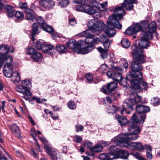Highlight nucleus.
I'll return each mask as SVG.
<instances>
[{
  "label": "nucleus",
  "instance_id": "obj_4",
  "mask_svg": "<svg viewBox=\"0 0 160 160\" xmlns=\"http://www.w3.org/2000/svg\"><path fill=\"white\" fill-rule=\"evenodd\" d=\"M104 23L101 21L98 20H92L90 21L88 23L89 29L84 31L80 34L81 37L86 38L88 37L91 33H96V34H98V32L102 30Z\"/></svg>",
  "mask_w": 160,
  "mask_h": 160
},
{
  "label": "nucleus",
  "instance_id": "obj_47",
  "mask_svg": "<svg viewBox=\"0 0 160 160\" xmlns=\"http://www.w3.org/2000/svg\"><path fill=\"white\" fill-rule=\"evenodd\" d=\"M82 138L80 136L76 135L74 137L73 140L77 143H80L82 140Z\"/></svg>",
  "mask_w": 160,
  "mask_h": 160
},
{
  "label": "nucleus",
  "instance_id": "obj_29",
  "mask_svg": "<svg viewBox=\"0 0 160 160\" xmlns=\"http://www.w3.org/2000/svg\"><path fill=\"white\" fill-rule=\"evenodd\" d=\"M4 8L7 12V16L9 18L12 17L15 12L14 8L11 5H6L5 6Z\"/></svg>",
  "mask_w": 160,
  "mask_h": 160
},
{
  "label": "nucleus",
  "instance_id": "obj_62",
  "mask_svg": "<svg viewBox=\"0 0 160 160\" xmlns=\"http://www.w3.org/2000/svg\"><path fill=\"white\" fill-rule=\"evenodd\" d=\"M147 158L148 159H151L152 158V156L151 152H147L146 153Z\"/></svg>",
  "mask_w": 160,
  "mask_h": 160
},
{
  "label": "nucleus",
  "instance_id": "obj_58",
  "mask_svg": "<svg viewBox=\"0 0 160 160\" xmlns=\"http://www.w3.org/2000/svg\"><path fill=\"white\" fill-rule=\"evenodd\" d=\"M141 84L143 86V89L145 90H146L148 88V83L144 81H142L141 82Z\"/></svg>",
  "mask_w": 160,
  "mask_h": 160
},
{
  "label": "nucleus",
  "instance_id": "obj_25",
  "mask_svg": "<svg viewBox=\"0 0 160 160\" xmlns=\"http://www.w3.org/2000/svg\"><path fill=\"white\" fill-rule=\"evenodd\" d=\"M13 48H9L7 45L2 44L0 45V52L1 53L7 55V54L10 52L12 53L14 51Z\"/></svg>",
  "mask_w": 160,
  "mask_h": 160
},
{
  "label": "nucleus",
  "instance_id": "obj_43",
  "mask_svg": "<svg viewBox=\"0 0 160 160\" xmlns=\"http://www.w3.org/2000/svg\"><path fill=\"white\" fill-rule=\"evenodd\" d=\"M38 27L37 24L36 23H34L32 26V33L33 34H37L39 33L38 31Z\"/></svg>",
  "mask_w": 160,
  "mask_h": 160
},
{
  "label": "nucleus",
  "instance_id": "obj_55",
  "mask_svg": "<svg viewBox=\"0 0 160 160\" xmlns=\"http://www.w3.org/2000/svg\"><path fill=\"white\" fill-rule=\"evenodd\" d=\"M19 5L21 8H24L25 10L27 8V3H22V2H20L19 3Z\"/></svg>",
  "mask_w": 160,
  "mask_h": 160
},
{
  "label": "nucleus",
  "instance_id": "obj_33",
  "mask_svg": "<svg viewBox=\"0 0 160 160\" xmlns=\"http://www.w3.org/2000/svg\"><path fill=\"white\" fill-rule=\"evenodd\" d=\"M31 57L35 61L38 62L41 60L42 55L41 53L36 52L34 54L32 55Z\"/></svg>",
  "mask_w": 160,
  "mask_h": 160
},
{
  "label": "nucleus",
  "instance_id": "obj_60",
  "mask_svg": "<svg viewBox=\"0 0 160 160\" xmlns=\"http://www.w3.org/2000/svg\"><path fill=\"white\" fill-rule=\"evenodd\" d=\"M32 100L35 101L37 103H41L42 102L41 101L40 99L39 98H37L35 96H33L32 97Z\"/></svg>",
  "mask_w": 160,
  "mask_h": 160
},
{
  "label": "nucleus",
  "instance_id": "obj_8",
  "mask_svg": "<svg viewBox=\"0 0 160 160\" xmlns=\"http://www.w3.org/2000/svg\"><path fill=\"white\" fill-rule=\"evenodd\" d=\"M3 71L5 76L8 78L12 77V80L15 82H19L20 80V78L18 72L16 71L12 74L13 66L12 62H9L5 64L3 68Z\"/></svg>",
  "mask_w": 160,
  "mask_h": 160
},
{
  "label": "nucleus",
  "instance_id": "obj_61",
  "mask_svg": "<svg viewBox=\"0 0 160 160\" xmlns=\"http://www.w3.org/2000/svg\"><path fill=\"white\" fill-rule=\"evenodd\" d=\"M87 0H73V2L76 4H81L84 2H86Z\"/></svg>",
  "mask_w": 160,
  "mask_h": 160
},
{
  "label": "nucleus",
  "instance_id": "obj_5",
  "mask_svg": "<svg viewBox=\"0 0 160 160\" xmlns=\"http://www.w3.org/2000/svg\"><path fill=\"white\" fill-rule=\"evenodd\" d=\"M136 0H124V2L122 3L121 6L116 7L113 11V13L112 16L117 20L118 19L121 20L123 18V15L125 14L123 8L127 10H131L133 8V3L135 2Z\"/></svg>",
  "mask_w": 160,
  "mask_h": 160
},
{
  "label": "nucleus",
  "instance_id": "obj_34",
  "mask_svg": "<svg viewBox=\"0 0 160 160\" xmlns=\"http://www.w3.org/2000/svg\"><path fill=\"white\" fill-rule=\"evenodd\" d=\"M45 44L43 41L41 40H39L36 43V48L38 50H41L42 51Z\"/></svg>",
  "mask_w": 160,
  "mask_h": 160
},
{
  "label": "nucleus",
  "instance_id": "obj_31",
  "mask_svg": "<svg viewBox=\"0 0 160 160\" xmlns=\"http://www.w3.org/2000/svg\"><path fill=\"white\" fill-rule=\"evenodd\" d=\"M54 51L53 46L50 45H47L45 44L42 51L48 54L51 55L52 51Z\"/></svg>",
  "mask_w": 160,
  "mask_h": 160
},
{
  "label": "nucleus",
  "instance_id": "obj_36",
  "mask_svg": "<svg viewBox=\"0 0 160 160\" xmlns=\"http://www.w3.org/2000/svg\"><path fill=\"white\" fill-rule=\"evenodd\" d=\"M122 46L124 48H127L130 45V43L128 40L126 38H124L121 41Z\"/></svg>",
  "mask_w": 160,
  "mask_h": 160
},
{
  "label": "nucleus",
  "instance_id": "obj_16",
  "mask_svg": "<svg viewBox=\"0 0 160 160\" xmlns=\"http://www.w3.org/2000/svg\"><path fill=\"white\" fill-rule=\"evenodd\" d=\"M76 9L77 11L83 12L93 16L92 8L89 3L88 4H83L82 5H78L76 6Z\"/></svg>",
  "mask_w": 160,
  "mask_h": 160
},
{
  "label": "nucleus",
  "instance_id": "obj_24",
  "mask_svg": "<svg viewBox=\"0 0 160 160\" xmlns=\"http://www.w3.org/2000/svg\"><path fill=\"white\" fill-rule=\"evenodd\" d=\"M109 152L107 154L102 153L99 156V158L100 159L102 160H111L115 159V156L113 155V151H111L109 150Z\"/></svg>",
  "mask_w": 160,
  "mask_h": 160
},
{
  "label": "nucleus",
  "instance_id": "obj_49",
  "mask_svg": "<svg viewBox=\"0 0 160 160\" xmlns=\"http://www.w3.org/2000/svg\"><path fill=\"white\" fill-rule=\"evenodd\" d=\"M36 52V50L33 48H28L27 50V53L28 54L31 55V56L34 54Z\"/></svg>",
  "mask_w": 160,
  "mask_h": 160
},
{
  "label": "nucleus",
  "instance_id": "obj_22",
  "mask_svg": "<svg viewBox=\"0 0 160 160\" xmlns=\"http://www.w3.org/2000/svg\"><path fill=\"white\" fill-rule=\"evenodd\" d=\"M123 146L131 150L137 149L141 151L144 149V147L139 142H130L129 143H128L127 145H123Z\"/></svg>",
  "mask_w": 160,
  "mask_h": 160
},
{
  "label": "nucleus",
  "instance_id": "obj_30",
  "mask_svg": "<svg viewBox=\"0 0 160 160\" xmlns=\"http://www.w3.org/2000/svg\"><path fill=\"white\" fill-rule=\"evenodd\" d=\"M115 117L121 126L125 125L128 123V121L125 116L116 115Z\"/></svg>",
  "mask_w": 160,
  "mask_h": 160
},
{
  "label": "nucleus",
  "instance_id": "obj_50",
  "mask_svg": "<svg viewBox=\"0 0 160 160\" xmlns=\"http://www.w3.org/2000/svg\"><path fill=\"white\" fill-rule=\"evenodd\" d=\"M122 63L125 69L128 68V61L125 58H122L121 60Z\"/></svg>",
  "mask_w": 160,
  "mask_h": 160
},
{
  "label": "nucleus",
  "instance_id": "obj_23",
  "mask_svg": "<svg viewBox=\"0 0 160 160\" xmlns=\"http://www.w3.org/2000/svg\"><path fill=\"white\" fill-rule=\"evenodd\" d=\"M40 4L42 6L48 9L52 8L55 5L54 2L52 0H42Z\"/></svg>",
  "mask_w": 160,
  "mask_h": 160
},
{
  "label": "nucleus",
  "instance_id": "obj_14",
  "mask_svg": "<svg viewBox=\"0 0 160 160\" xmlns=\"http://www.w3.org/2000/svg\"><path fill=\"white\" fill-rule=\"evenodd\" d=\"M108 4L107 1L102 3H96L95 4H93V7H92L93 12V17L96 18H98L101 17V10L100 8H105Z\"/></svg>",
  "mask_w": 160,
  "mask_h": 160
},
{
  "label": "nucleus",
  "instance_id": "obj_51",
  "mask_svg": "<svg viewBox=\"0 0 160 160\" xmlns=\"http://www.w3.org/2000/svg\"><path fill=\"white\" fill-rule=\"evenodd\" d=\"M108 66L105 64H102L100 68V69L103 72L105 71H108Z\"/></svg>",
  "mask_w": 160,
  "mask_h": 160
},
{
  "label": "nucleus",
  "instance_id": "obj_59",
  "mask_svg": "<svg viewBox=\"0 0 160 160\" xmlns=\"http://www.w3.org/2000/svg\"><path fill=\"white\" fill-rule=\"evenodd\" d=\"M69 23L72 26H74L76 24V22L74 19L72 18L69 20Z\"/></svg>",
  "mask_w": 160,
  "mask_h": 160
},
{
  "label": "nucleus",
  "instance_id": "obj_57",
  "mask_svg": "<svg viewBox=\"0 0 160 160\" xmlns=\"http://www.w3.org/2000/svg\"><path fill=\"white\" fill-rule=\"evenodd\" d=\"M75 128L76 129V131L77 132H78L79 131H82L83 127L82 125L78 126V125H76L75 126Z\"/></svg>",
  "mask_w": 160,
  "mask_h": 160
},
{
  "label": "nucleus",
  "instance_id": "obj_11",
  "mask_svg": "<svg viewBox=\"0 0 160 160\" xmlns=\"http://www.w3.org/2000/svg\"><path fill=\"white\" fill-rule=\"evenodd\" d=\"M140 24L143 26L142 31L145 29V30L142 32H146L148 35H151L153 36L152 33L156 31L157 28V24L155 22L153 21L148 24V21L145 20L141 21Z\"/></svg>",
  "mask_w": 160,
  "mask_h": 160
},
{
  "label": "nucleus",
  "instance_id": "obj_6",
  "mask_svg": "<svg viewBox=\"0 0 160 160\" xmlns=\"http://www.w3.org/2000/svg\"><path fill=\"white\" fill-rule=\"evenodd\" d=\"M140 39L139 40L138 43H137L132 46L131 48L132 51V48L134 46L136 48L135 51L137 54H143V48H147L149 46V42L148 39L152 38L153 36L151 35H148L146 32H142L140 33Z\"/></svg>",
  "mask_w": 160,
  "mask_h": 160
},
{
  "label": "nucleus",
  "instance_id": "obj_20",
  "mask_svg": "<svg viewBox=\"0 0 160 160\" xmlns=\"http://www.w3.org/2000/svg\"><path fill=\"white\" fill-rule=\"evenodd\" d=\"M117 87L116 83L111 82L108 83L107 86H104L101 88V91L103 93L108 94L110 93L112 91H113Z\"/></svg>",
  "mask_w": 160,
  "mask_h": 160
},
{
  "label": "nucleus",
  "instance_id": "obj_21",
  "mask_svg": "<svg viewBox=\"0 0 160 160\" xmlns=\"http://www.w3.org/2000/svg\"><path fill=\"white\" fill-rule=\"evenodd\" d=\"M44 148L52 160H58L57 153L55 149L52 148L50 146L46 144L44 146Z\"/></svg>",
  "mask_w": 160,
  "mask_h": 160
},
{
  "label": "nucleus",
  "instance_id": "obj_19",
  "mask_svg": "<svg viewBox=\"0 0 160 160\" xmlns=\"http://www.w3.org/2000/svg\"><path fill=\"white\" fill-rule=\"evenodd\" d=\"M112 70L114 72L112 78L116 82H119L122 77L121 75L122 69L119 67L113 66L112 67Z\"/></svg>",
  "mask_w": 160,
  "mask_h": 160
},
{
  "label": "nucleus",
  "instance_id": "obj_27",
  "mask_svg": "<svg viewBox=\"0 0 160 160\" xmlns=\"http://www.w3.org/2000/svg\"><path fill=\"white\" fill-rule=\"evenodd\" d=\"M94 48L93 46H89L83 48H79L78 47L77 50V53L83 54H86L92 51Z\"/></svg>",
  "mask_w": 160,
  "mask_h": 160
},
{
  "label": "nucleus",
  "instance_id": "obj_63",
  "mask_svg": "<svg viewBox=\"0 0 160 160\" xmlns=\"http://www.w3.org/2000/svg\"><path fill=\"white\" fill-rule=\"evenodd\" d=\"M31 154L33 157L37 158V153L35 152V150L34 149H32L31 150Z\"/></svg>",
  "mask_w": 160,
  "mask_h": 160
},
{
  "label": "nucleus",
  "instance_id": "obj_52",
  "mask_svg": "<svg viewBox=\"0 0 160 160\" xmlns=\"http://www.w3.org/2000/svg\"><path fill=\"white\" fill-rule=\"evenodd\" d=\"M101 0H87V2L91 4V7H93V4H95L96 3H98V2Z\"/></svg>",
  "mask_w": 160,
  "mask_h": 160
},
{
  "label": "nucleus",
  "instance_id": "obj_17",
  "mask_svg": "<svg viewBox=\"0 0 160 160\" xmlns=\"http://www.w3.org/2000/svg\"><path fill=\"white\" fill-rule=\"evenodd\" d=\"M143 29L142 25L140 23H137L129 27L125 31V33L129 35L134 34L140 31H142Z\"/></svg>",
  "mask_w": 160,
  "mask_h": 160
},
{
  "label": "nucleus",
  "instance_id": "obj_28",
  "mask_svg": "<svg viewBox=\"0 0 160 160\" xmlns=\"http://www.w3.org/2000/svg\"><path fill=\"white\" fill-rule=\"evenodd\" d=\"M8 60L9 62H12L13 61V58L12 56H7L0 52V68L2 67L4 61L5 60Z\"/></svg>",
  "mask_w": 160,
  "mask_h": 160
},
{
  "label": "nucleus",
  "instance_id": "obj_46",
  "mask_svg": "<svg viewBox=\"0 0 160 160\" xmlns=\"http://www.w3.org/2000/svg\"><path fill=\"white\" fill-rule=\"evenodd\" d=\"M106 42L103 43V46L106 50H107L109 48L111 43L112 42V41L108 39L107 41H105Z\"/></svg>",
  "mask_w": 160,
  "mask_h": 160
},
{
  "label": "nucleus",
  "instance_id": "obj_12",
  "mask_svg": "<svg viewBox=\"0 0 160 160\" xmlns=\"http://www.w3.org/2000/svg\"><path fill=\"white\" fill-rule=\"evenodd\" d=\"M141 99V97L137 94L132 93L131 95L130 98H127L124 101V106H126L128 108L132 110L133 105L140 102Z\"/></svg>",
  "mask_w": 160,
  "mask_h": 160
},
{
  "label": "nucleus",
  "instance_id": "obj_38",
  "mask_svg": "<svg viewBox=\"0 0 160 160\" xmlns=\"http://www.w3.org/2000/svg\"><path fill=\"white\" fill-rule=\"evenodd\" d=\"M98 50L101 53V55L103 58H106L108 56V54L107 52V50H104L101 47L98 48Z\"/></svg>",
  "mask_w": 160,
  "mask_h": 160
},
{
  "label": "nucleus",
  "instance_id": "obj_37",
  "mask_svg": "<svg viewBox=\"0 0 160 160\" xmlns=\"http://www.w3.org/2000/svg\"><path fill=\"white\" fill-rule=\"evenodd\" d=\"M102 146L101 144H97L92 149V151L95 152H101L102 150Z\"/></svg>",
  "mask_w": 160,
  "mask_h": 160
},
{
  "label": "nucleus",
  "instance_id": "obj_42",
  "mask_svg": "<svg viewBox=\"0 0 160 160\" xmlns=\"http://www.w3.org/2000/svg\"><path fill=\"white\" fill-rule=\"evenodd\" d=\"M68 107L70 109H73L76 108V106L73 101H70L67 103Z\"/></svg>",
  "mask_w": 160,
  "mask_h": 160
},
{
  "label": "nucleus",
  "instance_id": "obj_7",
  "mask_svg": "<svg viewBox=\"0 0 160 160\" xmlns=\"http://www.w3.org/2000/svg\"><path fill=\"white\" fill-rule=\"evenodd\" d=\"M136 109L138 113H134L132 118L134 116L135 119V122L142 125L146 118V113L149 112L150 108L147 106L138 105L136 106Z\"/></svg>",
  "mask_w": 160,
  "mask_h": 160
},
{
  "label": "nucleus",
  "instance_id": "obj_18",
  "mask_svg": "<svg viewBox=\"0 0 160 160\" xmlns=\"http://www.w3.org/2000/svg\"><path fill=\"white\" fill-rule=\"evenodd\" d=\"M83 42V40H80L77 42L75 40L71 39L67 42L66 45L68 48L73 49L74 52H77V50Z\"/></svg>",
  "mask_w": 160,
  "mask_h": 160
},
{
  "label": "nucleus",
  "instance_id": "obj_15",
  "mask_svg": "<svg viewBox=\"0 0 160 160\" xmlns=\"http://www.w3.org/2000/svg\"><path fill=\"white\" fill-rule=\"evenodd\" d=\"M35 18H36L37 22L43 30L51 34H53L54 33V30L50 26L46 23L41 17L37 16L35 17Z\"/></svg>",
  "mask_w": 160,
  "mask_h": 160
},
{
  "label": "nucleus",
  "instance_id": "obj_1",
  "mask_svg": "<svg viewBox=\"0 0 160 160\" xmlns=\"http://www.w3.org/2000/svg\"><path fill=\"white\" fill-rule=\"evenodd\" d=\"M135 119L133 116L131 118V122H129V127L128 131L131 132L129 133L121 134L116 137L113 138V141L116 145H119L120 142H123V145H127L129 143V141L131 140H135L139 137L138 134L139 133L140 130L139 127L142 126L139 123L136 122Z\"/></svg>",
  "mask_w": 160,
  "mask_h": 160
},
{
  "label": "nucleus",
  "instance_id": "obj_10",
  "mask_svg": "<svg viewBox=\"0 0 160 160\" xmlns=\"http://www.w3.org/2000/svg\"><path fill=\"white\" fill-rule=\"evenodd\" d=\"M113 139L112 141V143H114L115 145H111L109 148V150L111 151H113V155L115 156V158H118V156L120 158L122 159H127L128 156V153L127 151L123 150H119L117 147L118 146L120 145L123 142H120L119 143V145H116V143L113 142Z\"/></svg>",
  "mask_w": 160,
  "mask_h": 160
},
{
  "label": "nucleus",
  "instance_id": "obj_44",
  "mask_svg": "<svg viewBox=\"0 0 160 160\" xmlns=\"http://www.w3.org/2000/svg\"><path fill=\"white\" fill-rule=\"evenodd\" d=\"M58 3L61 7H65L68 5L69 2L68 0H59Z\"/></svg>",
  "mask_w": 160,
  "mask_h": 160
},
{
  "label": "nucleus",
  "instance_id": "obj_40",
  "mask_svg": "<svg viewBox=\"0 0 160 160\" xmlns=\"http://www.w3.org/2000/svg\"><path fill=\"white\" fill-rule=\"evenodd\" d=\"M96 34V33H91V35L86 38L85 40V42L87 44H91L92 41V38H93L95 35H97Z\"/></svg>",
  "mask_w": 160,
  "mask_h": 160
},
{
  "label": "nucleus",
  "instance_id": "obj_48",
  "mask_svg": "<svg viewBox=\"0 0 160 160\" xmlns=\"http://www.w3.org/2000/svg\"><path fill=\"white\" fill-rule=\"evenodd\" d=\"M85 78L89 82H91L93 80V77L92 74L88 73L86 74Z\"/></svg>",
  "mask_w": 160,
  "mask_h": 160
},
{
  "label": "nucleus",
  "instance_id": "obj_64",
  "mask_svg": "<svg viewBox=\"0 0 160 160\" xmlns=\"http://www.w3.org/2000/svg\"><path fill=\"white\" fill-rule=\"evenodd\" d=\"M144 149H146L147 152H151L152 148L151 146L148 145H146L144 147Z\"/></svg>",
  "mask_w": 160,
  "mask_h": 160
},
{
  "label": "nucleus",
  "instance_id": "obj_9",
  "mask_svg": "<svg viewBox=\"0 0 160 160\" xmlns=\"http://www.w3.org/2000/svg\"><path fill=\"white\" fill-rule=\"evenodd\" d=\"M31 86L30 81L28 79H26L22 81L21 85H18L16 87V90L17 92L23 94L24 96L22 97L27 100L28 98L24 95H31L32 94L29 90Z\"/></svg>",
  "mask_w": 160,
  "mask_h": 160
},
{
  "label": "nucleus",
  "instance_id": "obj_53",
  "mask_svg": "<svg viewBox=\"0 0 160 160\" xmlns=\"http://www.w3.org/2000/svg\"><path fill=\"white\" fill-rule=\"evenodd\" d=\"M83 146L85 147L89 148L92 146V143L91 142L87 141L84 142Z\"/></svg>",
  "mask_w": 160,
  "mask_h": 160
},
{
  "label": "nucleus",
  "instance_id": "obj_35",
  "mask_svg": "<svg viewBox=\"0 0 160 160\" xmlns=\"http://www.w3.org/2000/svg\"><path fill=\"white\" fill-rule=\"evenodd\" d=\"M15 20L19 22L22 20L24 18V15L23 12L17 11L15 12Z\"/></svg>",
  "mask_w": 160,
  "mask_h": 160
},
{
  "label": "nucleus",
  "instance_id": "obj_56",
  "mask_svg": "<svg viewBox=\"0 0 160 160\" xmlns=\"http://www.w3.org/2000/svg\"><path fill=\"white\" fill-rule=\"evenodd\" d=\"M132 155L136 158L140 160L142 158V157L138 153L135 152L132 153Z\"/></svg>",
  "mask_w": 160,
  "mask_h": 160
},
{
  "label": "nucleus",
  "instance_id": "obj_45",
  "mask_svg": "<svg viewBox=\"0 0 160 160\" xmlns=\"http://www.w3.org/2000/svg\"><path fill=\"white\" fill-rule=\"evenodd\" d=\"M151 103L155 105H158L160 103V100L158 98H153L151 100Z\"/></svg>",
  "mask_w": 160,
  "mask_h": 160
},
{
  "label": "nucleus",
  "instance_id": "obj_41",
  "mask_svg": "<svg viewBox=\"0 0 160 160\" xmlns=\"http://www.w3.org/2000/svg\"><path fill=\"white\" fill-rule=\"evenodd\" d=\"M118 108L114 105L110 106L108 110V113H115L118 111Z\"/></svg>",
  "mask_w": 160,
  "mask_h": 160
},
{
  "label": "nucleus",
  "instance_id": "obj_26",
  "mask_svg": "<svg viewBox=\"0 0 160 160\" xmlns=\"http://www.w3.org/2000/svg\"><path fill=\"white\" fill-rule=\"evenodd\" d=\"M26 12V18L27 20L33 21L35 19L34 11L30 8L25 10Z\"/></svg>",
  "mask_w": 160,
  "mask_h": 160
},
{
  "label": "nucleus",
  "instance_id": "obj_3",
  "mask_svg": "<svg viewBox=\"0 0 160 160\" xmlns=\"http://www.w3.org/2000/svg\"><path fill=\"white\" fill-rule=\"evenodd\" d=\"M107 25L105 27V24L103 26L102 30L98 32V34L102 30L107 35L110 37H113L116 33V30L115 29L116 28L118 29H121L122 25L120 24L118 20H117L112 16H109L108 20L107 21Z\"/></svg>",
  "mask_w": 160,
  "mask_h": 160
},
{
  "label": "nucleus",
  "instance_id": "obj_2",
  "mask_svg": "<svg viewBox=\"0 0 160 160\" xmlns=\"http://www.w3.org/2000/svg\"><path fill=\"white\" fill-rule=\"evenodd\" d=\"M134 46L132 48V54L133 55V61L131 63V68L132 72H129L130 75L127 76V78L129 79L130 77L136 79L138 81L142 79V75L141 72L142 69V66L141 63H144L145 62V56L144 54H137Z\"/></svg>",
  "mask_w": 160,
  "mask_h": 160
},
{
  "label": "nucleus",
  "instance_id": "obj_39",
  "mask_svg": "<svg viewBox=\"0 0 160 160\" xmlns=\"http://www.w3.org/2000/svg\"><path fill=\"white\" fill-rule=\"evenodd\" d=\"M56 50L60 53H64L67 51V48L63 45H59L57 46Z\"/></svg>",
  "mask_w": 160,
  "mask_h": 160
},
{
  "label": "nucleus",
  "instance_id": "obj_32",
  "mask_svg": "<svg viewBox=\"0 0 160 160\" xmlns=\"http://www.w3.org/2000/svg\"><path fill=\"white\" fill-rule=\"evenodd\" d=\"M10 129L12 132L15 135L18 136L20 135V129L19 127L16 125H12L10 127Z\"/></svg>",
  "mask_w": 160,
  "mask_h": 160
},
{
  "label": "nucleus",
  "instance_id": "obj_13",
  "mask_svg": "<svg viewBox=\"0 0 160 160\" xmlns=\"http://www.w3.org/2000/svg\"><path fill=\"white\" fill-rule=\"evenodd\" d=\"M128 75H130V73L126 75V78L122 77V78L120 80L119 83L120 85H124V84L128 83V81H129L130 82V83L132 86V88L135 89H139L140 88V82L138 80L136 79L132 78V77H130L129 79L127 78V76Z\"/></svg>",
  "mask_w": 160,
  "mask_h": 160
},
{
  "label": "nucleus",
  "instance_id": "obj_54",
  "mask_svg": "<svg viewBox=\"0 0 160 160\" xmlns=\"http://www.w3.org/2000/svg\"><path fill=\"white\" fill-rule=\"evenodd\" d=\"M108 39L106 36L104 35H102L100 37L99 41L103 43V42H106V41H107Z\"/></svg>",
  "mask_w": 160,
  "mask_h": 160
}]
</instances>
